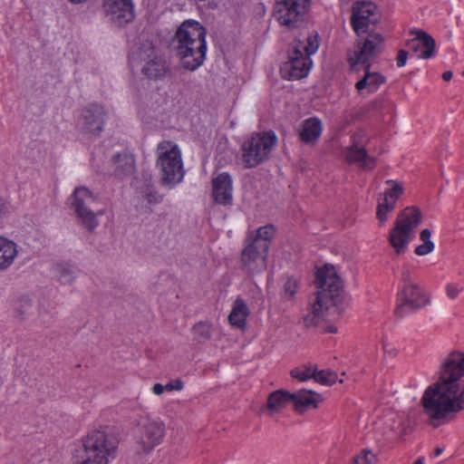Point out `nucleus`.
Returning a JSON list of instances; mask_svg holds the SVG:
<instances>
[{"mask_svg":"<svg viewBox=\"0 0 464 464\" xmlns=\"http://www.w3.org/2000/svg\"><path fill=\"white\" fill-rule=\"evenodd\" d=\"M464 353L451 352L442 361L439 381L421 398L422 406H464Z\"/></svg>","mask_w":464,"mask_h":464,"instance_id":"1","label":"nucleus"},{"mask_svg":"<svg viewBox=\"0 0 464 464\" xmlns=\"http://www.w3.org/2000/svg\"><path fill=\"white\" fill-rule=\"evenodd\" d=\"M383 47L382 34L373 33L364 40L357 41L353 50L348 53V62L352 69L358 65H365L362 77L355 83V89L360 95H369L377 92L384 84L385 77L376 71L370 69L369 62L377 56Z\"/></svg>","mask_w":464,"mask_h":464,"instance_id":"2","label":"nucleus"},{"mask_svg":"<svg viewBox=\"0 0 464 464\" xmlns=\"http://www.w3.org/2000/svg\"><path fill=\"white\" fill-rule=\"evenodd\" d=\"M207 31L194 20L183 22L175 33L172 44L181 66L188 71L200 67L207 54Z\"/></svg>","mask_w":464,"mask_h":464,"instance_id":"3","label":"nucleus"},{"mask_svg":"<svg viewBox=\"0 0 464 464\" xmlns=\"http://www.w3.org/2000/svg\"><path fill=\"white\" fill-rule=\"evenodd\" d=\"M119 441L105 430H92L77 443L73 452L74 464H109L116 457Z\"/></svg>","mask_w":464,"mask_h":464,"instance_id":"4","label":"nucleus"},{"mask_svg":"<svg viewBox=\"0 0 464 464\" xmlns=\"http://www.w3.org/2000/svg\"><path fill=\"white\" fill-rule=\"evenodd\" d=\"M315 284L318 291L311 311L313 321L318 323L334 305L335 299L342 292L343 281L336 268L333 265L326 264L317 270Z\"/></svg>","mask_w":464,"mask_h":464,"instance_id":"5","label":"nucleus"},{"mask_svg":"<svg viewBox=\"0 0 464 464\" xmlns=\"http://www.w3.org/2000/svg\"><path fill=\"white\" fill-rule=\"evenodd\" d=\"M156 155V169L160 174L161 184L169 188H175L185 176L179 147L171 140H162L157 145Z\"/></svg>","mask_w":464,"mask_h":464,"instance_id":"6","label":"nucleus"},{"mask_svg":"<svg viewBox=\"0 0 464 464\" xmlns=\"http://www.w3.org/2000/svg\"><path fill=\"white\" fill-rule=\"evenodd\" d=\"M421 221L419 208L408 207L397 217L388 240L396 255L406 252L410 242L415 237V230Z\"/></svg>","mask_w":464,"mask_h":464,"instance_id":"7","label":"nucleus"},{"mask_svg":"<svg viewBox=\"0 0 464 464\" xmlns=\"http://www.w3.org/2000/svg\"><path fill=\"white\" fill-rule=\"evenodd\" d=\"M277 137L272 130L253 134L241 145L242 161L246 168H254L266 160L275 146Z\"/></svg>","mask_w":464,"mask_h":464,"instance_id":"8","label":"nucleus"},{"mask_svg":"<svg viewBox=\"0 0 464 464\" xmlns=\"http://www.w3.org/2000/svg\"><path fill=\"white\" fill-rule=\"evenodd\" d=\"M130 60L143 63L141 71L150 79H160L169 72L166 59L158 46L149 40L140 44L131 53Z\"/></svg>","mask_w":464,"mask_h":464,"instance_id":"9","label":"nucleus"},{"mask_svg":"<svg viewBox=\"0 0 464 464\" xmlns=\"http://www.w3.org/2000/svg\"><path fill=\"white\" fill-rule=\"evenodd\" d=\"M430 304V298L427 292L414 282H409L397 294L395 314L399 317H404Z\"/></svg>","mask_w":464,"mask_h":464,"instance_id":"10","label":"nucleus"},{"mask_svg":"<svg viewBox=\"0 0 464 464\" xmlns=\"http://www.w3.org/2000/svg\"><path fill=\"white\" fill-rule=\"evenodd\" d=\"M71 199L81 224L89 231L94 230L99 226L97 217L102 215L103 211L93 212L89 208V206L95 201L92 192L85 187H78L73 190Z\"/></svg>","mask_w":464,"mask_h":464,"instance_id":"11","label":"nucleus"},{"mask_svg":"<svg viewBox=\"0 0 464 464\" xmlns=\"http://www.w3.org/2000/svg\"><path fill=\"white\" fill-rule=\"evenodd\" d=\"M311 0H276L274 15L281 25L293 28L304 20Z\"/></svg>","mask_w":464,"mask_h":464,"instance_id":"12","label":"nucleus"},{"mask_svg":"<svg viewBox=\"0 0 464 464\" xmlns=\"http://www.w3.org/2000/svg\"><path fill=\"white\" fill-rule=\"evenodd\" d=\"M107 111L100 104H91L81 111L77 120L80 131L91 137H98L103 130Z\"/></svg>","mask_w":464,"mask_h":464,"instance_id":"13","label":"nucleus"},{"mask_svg":"<svg viewBox=\"0 0 464 464\" xmlns=\"http://www.w3.org/2000/svg\"><path fill=\"white\" fill-rule=\"evenodd\" d=\"M379 20L378 8L372 2L358 1L353 4L351 24L358 36L367 33Z\"/></svg>","mask_w":464,"mask_h":464,"instance_id":"14","label":"nucleus"},{"mask_svg":"<svg viewBox=\"0 0 464 464\" xmlns=\"http://www.w3.org/2000/svg\"><path fill=\"white\" fill-rule=\"evenodd\" d=\"M102 10L108 21L117 27H122L135 19L133 0H102Z\"/></svg>","mask_w":464,"mask_h":464,"instance_id":"15","label":"nucleus"},{"mask_svg":"<svg viewBox=\"0 0 464 464\" xmlns=\"http://www.w3.org/2000/svg\"><path fill=\"white\" fill-rule=\"evenodd\" d=\"M268 251V246L265 242L249 240L241 254V261L245 269L251 274L264 271L266 268Z\"/></svg>","mask_w":464,"mask_h":464,"instance_id":"16","label":"nucleus"},{"mask_svg":"<svg viewBox=\"0 0 464 464\" xmlns=\"http://www.w3.org/2000/svg\"><path fill=\"white\" fill-rule=\"evenodd\" d=\"M385 188L378 198L377 218L381 225H384L389 218V214L393 211L396 202L403 194L404 188L396 180H387Z\"/></svg>","mask_w":464,"mask_h":464,"instance_id":"17","label":"nucleus"},{"mask_svg":"<svg viewBox=\"0 0 464 464\" xmlns=\"http://www.w3.org/2000/svg\"><path fill=\"white\" fill-rule=\"evenodd\" d=\"M312 63L311 58L304 55L300 48L293 47L289 54V60L282 65L280 72L285 79H302L308 75Z\"/></svg>","mask_w":464,"mask_h":464,"instance_id":"18","label":"nucleus"},{"mask_svg":"<svg viewBox=\"0 0 464 464\" xmlns=\"http://www.w3.org/2000/svg\"><path fill=\"white\" fill-rule=\"evenodd\" d=\"M368 140L366 134L356 131L351 136V144L343 150V157L348 162L360 163L363 168H372L373 161L367 155L365 145Z\"/></svg>","mask_w":464,"mask_h":464,"instance_id":"19","label":"nucleus"},{"mask_svg":"<svg viewBox=\"0 0 464 464\" xmlns=\"http://www.w3.org/2000/svg\"><path fill=\"white\" fill-rule=\"evenodd\" d=\"M165 436L163 422L157 420H149L140 429L137 443L144 452L152 450L160 444Z\"/></svg>","mask_w":464,"mask_h":464,"instance_id":"20","label":"nucleus"},{"mask_svg":"<svg viewBox=\"0 0 464 464\" xmlns=\"http://www.w3.org/2000/svg\"><path fill=\"white\" fill-rule=\"evenodd\" d=\"M160 100L161 97L159 94L139 97L135 102L138 117L146 123H150L153 120L158 119L164 111V108L160 104Z\"/></svg>","mask_w":464,"mask_h":464,"instance_id":"21","label":"nucleus"},{"mask_svg":"<svg viewBox=\"0 0 464 464\" xmlns=\"http://www.w3.org/2000/svg\"><path fill=\"white\" fill-rule=\"evenodd\" d=\"M212 196L218 204L230 205L232 203L233 184L229 174L222 172L212 179Z\"/></svg>","mask_w":464,"mask_h":464,"instance_id":"22","label":"nucleus"},{"mask_svg":"<svg viewBox=\"0 0 464 464\" xmlns=\"http://www.w3.org/2000/svg\"><path fill=\"white\" fill-rule=\"evenodd\" d=\"M462 408H423V420L433 428L443 425L456 418Z\"/></svg>","mask_w":464,"mask_h":464,"instance_id":"23","label":"nucleus"},{"mask_svg":"<svg viewBox=\"0 0 464 464\" xmlns=\"http://www.w3.org/2000/svg\"><path fill=\"white\" fill-rule=\"evenodd\" d=\"M323 132L322 121L315 117L304 120L298 129L300 140L307 145L315 144Z\"/></svg>","mask_w":464,"mask_h":464,"instance_id":"24","label":"nucleus"},{"mask_svg":"<svg viewBox=\"0 0 464 464\" xmlns=\"http://www.w3.org/2000/svg\"><path fill=\"white\" fill-rule=\"evenodd\" d=\"M17 256V244L5 237L0 236V270L9 268Z\"/></svg>","mask_w":464,"mask_h":464,"instance_id":"25","label":"nucleus"},{"mask_svg":"<svg viewBox=\"0 0 464 464\" xmlns=\"http://www.w3.org/2000/svg\"><path fill=\"white\" fill-rule=\"evenodd\" d=\"M409 45L420 58H430L434 53L435 42L431 36L424 32H420Z\"/></svg>","mask_w":464,"mask_h":464,"instance_id":"26","label":"nucleus"},{"mask_svg":"<svg viewBox=\"0 0 464 464\" xmlns=\"http://www.w3.org/2000/svg\"><path fill=\"white\" fill-rule=\"evenodd\" d=\"M249 314L250 310L246 302L241 298H237L228 315L229 324L234 327L243 329Z\"/></svg>","mask_w":464,"mask_h":464,"instance_id":"27","label":"nucleus"},{"mask_svg":"<svg viewBox=\"0 0 464 464\" xmlns=\"http://www.w3.org/2000/svg\"><path fill=\"white\" fill-rule=\"evenodd\" d=\"M115 167V175L123 178L125 175L131 174L134 170L135 161L133 156L129 152H122L115 155L112 159Z\"/></svg>","mask_w":464,"mask_h":464,"instance_id":"28","label":"nucleus"},{"mask_svg":"<svg viewBox=\"0 0 464 464\" xmlns=\"http://www.w3.org/2000/svg\"><path fill=\"white\" fill-rule=\"evenodd\" d=\"M293 399L295 406H316L323 401L321 394L308 390L293 392Z\"/></svg>","mask_w":464,"mask_h":464,"instance_id":"29","label":"nucleus"},{"mask_svg":"<svg viewBox=\"0 0 464 464\" xmlns=\"http://www.w3.org/2000/svg\"><path fill=\"white\" fill-rule=\"evenodd\" d=\"M294 404L293 392L285 390H277L269 394L266 406H282Z\"/></svg>","mask_w":464,"mask_h":464,"instance_id":"30","label":"nucleus"},{"mask_svg":"<svg viewBox=\"0 0 464 464\" xmlns=\"http://www.w3.org/2000/svg\"><path fill=\"white\" fill-rule=\"evenodd\" d=\"M317 366L315 364H304L291 370L290 374L294 379H297L300 382H306L314 379Z\"/></svg>","mask_w":464,"mask_h":464,"instance_id":"31","label":"nucleus"},{"mask_svg":"<svg viewBox=\"0 0 464 464\" xmlns=\"http://www.w3.org/2000/svg\"><path fill=\"white\" fill-rule=\"evenodd\" d=\"M431 233L429 229H423L420 232V239L422 244L416 246L414 252L418 256H425L431 253L434 250V243L430 240Z\"/></svg>","mask_w":464,"mask_h":464,"instance_id":"32","label":"nucleus"},{"mask_svg":"<svg viewBox=\"0 0 464 464\" xmlns=\"http://www.w3.org/2000/svg\"><path fill=\"white\" fill-rule=\"evenodd\" d=\"M293 47L295 48H300L302 50V53L304 52V55H308L310 57L312 54H314L319 47V41H318V35L317 34H310L306 38V43L298 42Z\"/></svg>","mask_w":464,"mask_h":464,"instance_id":"33","label":"nucleus"},{"mask_svg":"<svg viewBox=\"0 0 464 464\" xmlns=\"http://www.w3.org/2000/svg\"><path fill=\"white\" fill-rule=\"evenodd\" d=\"M214 325L209 322H199L193 327V334L199 341L208 340L213 333Z\"/></svg>","mask_w":464,"mask_h":464,"instance_id":"34","label":"nucleus"},{"mask_svg":"<svg viewBox=\"0 0 464 464\" xmlns=\"http://www.w3.org/2000/svg\"><path fill=\"white\" fill-rule=\"evenodd\" d=\"M338 380L337 374L329 370L316 369L314 381L322 385H333Z\"/></svg>","mask_w":464,"mask_h":464,"instance_id":"35","label":"nucleus"},{"mask_svg":"<svg viewBox=\"0 0 464 464\" xmlns=\"http://www.w3.org/2000/svg\"><path fill=\"white\" fill-rule=\"evenodd\" d=\"M275 227L272 225H267L258 228L256 237L252 240H258L265 242L269 247V242L275 235Z\"/></svg>","mask_w":464,"mask_h":464,"instance_id":"36","label":"nucleus"},{"mask_svg":"<svg viewBox=\"0 0 464 464\" xmlns=\"http://www.w3.org/2000/svg\"><path fill=\"white\" fill-rule=\"evenodd\" d=\"M377 457L369 450H363L362 455L356 456L353 459V464H375Z\"/></svg>","mask_w":464,"mask_h":464,"instance_id":"37","label":"nucleus"},{"mask_svg":"<svg viewBox=\"0 0 464 464\" xmlns=\"http://www.w3.org/2000/svg\"><path fill=\"white\" fill-rule=\"evenodd\" d=\"M298 288H299V284H298L297 279H295L294 277L287 278V280L285 281V283L284 285V292H285V297L292 298L297 292Z\"/></svg>","mask_w":464,"mask_h":464,"instance_id":"38","label":"nucleus"},{"mask_svg":"<svg viewBox=\"0 0 464 464\" xmlns=\"http://www.w3.org/2000/svg\"><path fill=\"white\" fill-rule=\"evenodd\" d=\"M142 194L149 204H156L161 201V197L152 186H146Z\"/></svg>","mask_w":464,"mask_h":464,"instance_id":"39","label":"nucleus"},{"mask_svg":"<svg viewBox=\"0 0 464 464\" xmlns=\"http://www.w3.org/2000/svg\"><path fill=\"white\" fill-rule=\"evenodd\" d=\"M464 286L458 283H449L446 285V294L450 299H456L463 292Z\"/></svg>","mask_w":464,"mask_h":464,"instance_id":"40","label":"nucleus"},{"mask_svg":"<svg viewBox=\"0 0 464 464\" xmlns=\"http://www.w3.org/2000/svg\"><path fill=\"white\" fill-rule=\"evenodd\" d=\"M281 408H260L258 415L260 417H267L278 420Z\"/></svg>","mask_w":464,"mask_h":464,"instance_id":"41","label":"nucleus"},{"mask_svg":"<svg viewBox=\"0 0 464 464\" xmlns=\"http://www.w3.org/2000/svg\"><path fill=\"white\" fill-rule=\"evenodd\" d=\"M166 392L180 391L183 388V382L179 379L169 381L164 385Z\"/></svg>","mask_w":464,"mask_h":464,"instance_id":"42","label":"nucleus"},{"mask_svg":"<svg viewBox=\"0 0 464 464\" xmlns=\"http://www.w3.org/2000/svg\"><path fill=\"white\" fill-rule=\"evenodd\" d=\"M11 211V205L6 200L0 198V219L6 217Z\"/></svg>","mask_w":464,"mask_h":464,"instance_id":"43","label":"nucleus"},{"mask_svg":"<svg viewBox=\"0 0 464 464\" xmlns=\"http://www.w3.org/2000/svg\"><path fill=\"white\" fill-rule=\"evenodd\" d=\"M407 57H408L407 52L401 50L396 58L397 66L403 67L406 64Z\"/></svg>","mask_w":464,"mask_h":464,"instance_id":"44","label":"nucleus"},{"mask_svg":"<svg viewBox=\"0 0 464 464\" xmlns=\"http://www.w3.org/2000/svg\"><path fill=\"white\" fill-rule=\"evenodd\" d=\"M165 391V388H164V385L161 384V383H156L153 387H152V392L156 395H160L162 394Z\"/></svg>","mask_w":464,"mask_h":464,"instance_id":"45","label":"nucleus"},{"mask_svg":"<svg viewBox=\"0 0 464 464\" xmlns=\"http://www.w3.org/2000/svg\"><path fill=\"white\" fill-rule=\"evenodd\" d=\"M401 278H402V281H403L404 285H406L409 282H412L411 279V274H410L409 270H404L402 272Z\"/></svg>","mask_w":464,"mask_h":464,"instance_id":"46","label":"nucleus"},{"mask_svg":"<svg viewBox=\"0 0 464 464\" xmlns=\"http://www.w3.org/2000/svg\"><path fill=\"white\" fill-rule=\"evenodd\" d=\"M452 72L450 71L444 72L442 78L444 81H450L452 78Z\"/></svg>","mask_w":464,"mask_h":464,"instance_id":"47","label":"nucleus"},{"mask_svg":"<svg viewBox=\"0 0 464 464\" xmlns=\"http://www.w3.org/2000/svg\"><path fill=\"white\" fill-rule=\"evenodd\" d=\"M326 332L335 334L337 333V328L334 325H331L326 328Z\"/></svg>","mask_w":464,"mask_h":464,"instance_id":"48","label":"nucleus"},{"mask_svg":"<svg viewBox=\"0 0 464 464\" xmlns=\"http://www.w3.org/2000/svg\"><path fill=\"white\" fill-rule=\"evenodd\" d=\"M307 408H295V411L297 412V414L299 415H303L304 414L305 411H306Z\"/></svg>","mask_w":464,"mask_h":464,"instance_id":"49","label":"nucleus"},{"mask_svg":"<svg viewBox=\"0 0 464 464\" xmlns=\"http://www.w3.org/2000/svg\"><path fill=\"white\" fill-rule=\"evenodd\" d=\"M442 451H443V450L441 448L438 447V448L435 449L434 454L436 456H439V455H440L442 453Z\"/></svg>","mask_w":464,"mask_h":464,"instance_id":"50","label":"nucleus"},{"mask_svg":"<svg viewBox=\"0 0 464 464\" xmlns=\"http://www.w3.org/2000/svg\"><path fill=\"white\" fill-rule=\"evenodd\" d=\"M414 464H424L423 458H420V459H418L414 462Z\"/></svg>","mask_w":464,"mask_h":464,"instance_id":"51","label":"nucleus"},{"mask_svg":"<svg viewBox=\"0 0 464 464\" xmlns=\"http://www.w3.org/2000/svg\"><path fill=\"white\" fill-rule=\"evenodd\" d=\"M463 75H464V71H463Z\"/></svg>","mask_w":464,"mask_h":464,"instance_id":"52","label":"nucleus"}]
</instances>
